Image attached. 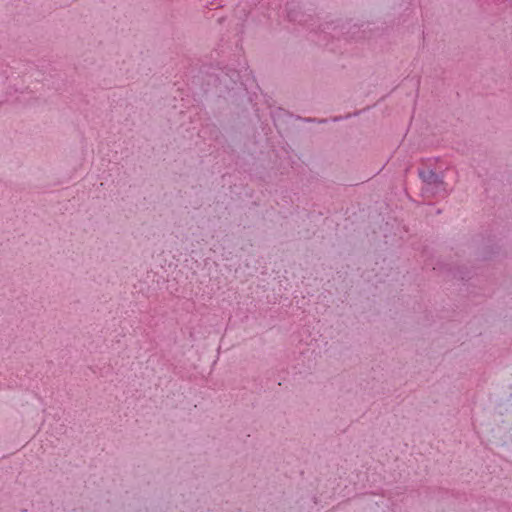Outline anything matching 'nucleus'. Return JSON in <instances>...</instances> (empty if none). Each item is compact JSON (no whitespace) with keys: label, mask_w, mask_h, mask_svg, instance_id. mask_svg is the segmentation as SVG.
I'll list each match as a JSON object with an SVG mask.
<instances>
[{"label":"nucleus","mask_w":512,"mask_h":512,"mask_svg":"<svg viewBox=\"0 0 512 512\" xmlns=\"http://www.w3.org/2000/svg\"><path fill=\"white\" fill-rule=\"evenodd\" d=\"M421 177L427 184H434L437 187L443 186V181L439 178L437 174L432 171H428L426 173H421Z\"/></svg>","instance_id":"1"}]
</instances>
